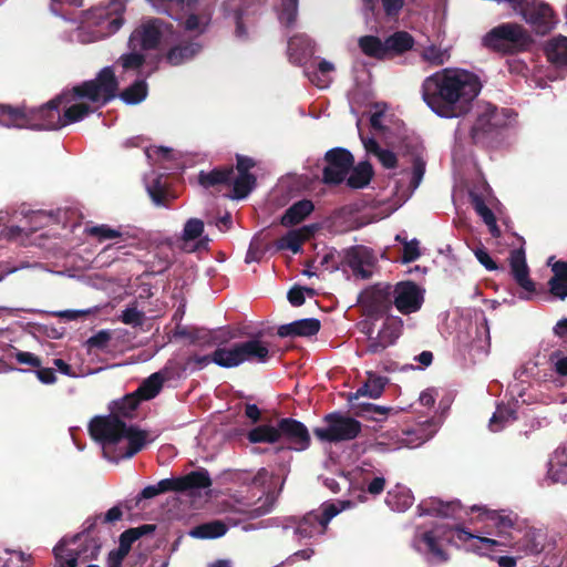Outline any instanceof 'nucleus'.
<instances>
[{
	"mask_svg": "<svg viewBox=\"0 0 567 567\" xmlns=\"http://www.w3.org/2000/svg\"><path fill=\"white\" fill-rule=\"evenodd\" d=\"M472 512H478V518L487 525L495 527V538L474 535L466 529L455 527L456 537L462 543H468L470 549L485 555L488 551H495L498 547L512 546L524 555H537L546 550L550 544H546L547 534L534 527L518 525V516L513 512L493 511L480 506H473Z\"/></svg>",
	"mask_w": 567,
	"mask_h": 567,
	"instance_id": "nucleus-1",
	"label": "nucleus"
},
{
	"mask_svg": "<svg viewBox=\"0 0 567 567\" xmlns=\"http://www.w3.org/2000/svg\"><path fill=\"white\" fill-rule=\"evenodd\" d=\"M482 90L478 76L463 69L445 68L426 76L421 85L422 100L443 118L467 115Z\"/></svg>",
	"mask_w": 567,
	"mask_h": 567,
	"instance_id": "nucleus-2",
	"label": "nucleus"
},
{
	"mask_svg": "<svg viewBox=\"0 0 567 567\" xmlns=\"http://www.w3.org/2000/svg\"><path fill=\"white\" fill-rule=\"evenodd\" d=\"M118 81L112 66L103 68L93 80L73 86L71 93L55 96L39 109L29 110L31 130H58L63 127L61 106L73 100H89L101 106L117 96Z\"/></svg>",
	"mask_w": 567,
	"mask_h": 567,
	"instance_id": "nucleus-3",
	"label": "nucleus"
},
{
	"mask_svg": "<svg viewBox=\"0 0 567 567\" xmlns=\"http://www.w3.org/2000/svg\"><path fill=\"white\" fill-rule=\"evenodd\" d=\"M534 39L530 32L516 22H504L492 28L483 37V45L501 55H516L532 49Z\"/></svg>",
	"mask_w": 567,
	"mask_h": 567,
	"instance_id": "nucleus-4",
	"label": "nucleus"
},
{
	"mask_svg": "<svg viewBox=\"0 0 567 567\" xmlns=\"http://www.w3.org/2000/svg\"><path fill=\"white\" fill-rule=\"evenodd\" d=\"M219 363L226 369L235 368L244 362L265 363L270 358V352L265 342L252 338L247 341L236 342L230 347H223L217 353Z\"/></svg>",
	"mask_w": 567,
	"mask_h": 567,
	"instance_id": "nucleus-5",
	"label": "nucleus"
},
{
	"mask_svg": "<svg viewBox=\"0 0 567 567\" xmlns=\"http://www.w3.org/2000/svg\"><path fill=\"white\" fill-rule=\"evenodd\" d=\"M326 426L315 427L313 434L321 442L339 443L354 440L361 433V423L340 412H331L323 417Z\"/></svg>",
	"mask_w": 567,
	"mask_h": 567,
	"instance_id": "nucleus-6",
	"label": "nucleus"
},
{
	"mask_svg": "<svg viewBox=\"0 0 567 567\" xmlns=\"http://www.w3.org/2000/svg\"><path fill=\"white\" fill-rule=\"evenodd\" d=\"M91 534L82 533L75 535L71 543L79 544L76 548H66L64 539L53 549L54 557L60 567H78V560L96 559L101 549V544L96 538L90 537Z\"/></svg>",
	"mask_w": 567,
	"mask_h": 567,
	"instance_id": "nucleus-7",
	"label": "nucleus"
},
{
	"mask_svg": "<svg viewBox=\"0 0 567 567\" xmlns=\"http://www.w3.org/2000/svg\"><path fill=\"white\" fill-rule=\"evenodd\" d=\"M126 423L116 414L94 416L89 423L91 437L104 449L116 446L123 440Z\"/></svg>",
	"mask_w": 567,
	"mask_h": 567,
	"instance_id": "nucleus-8",
	"label": "nucleus"
},
{
	"mask_svg": "<svg viewBox=\"0 0 567 567\" xmlns=\"http://www.w3.org/2000/svg\"><path fill=\"white\" fill-rule=\"evenodd\" d=\"M505 124L506 120L498 109L486 104L472 126L471 138L475 145L486 146Z\"/></svg>",
	"mask_w": 567,
	"mask_h": 567,
	"instance_id": "nucleus-9",
	"label": "nucleus"
},
{
	"mask_svg": "<svg viewBox=\"0 0 567 567\" xmlns=\"http://www.w3.org/2000/svg\"><path fill=\"white\" fill-rule=\"evenodd\" d=\"M326 166L322 169V183L340 185L354 165L352 153L343 147H333L324 154Z\"/></svg>",
	"mask_w": 567,
	"mask_h": 567,
	"instance_id": "nucleus-10",
	"label": "nucleus"
},
{
	"mask_svg": "<svg viewBox=\"0 0 567 567\" xmlns=\"http://www.w3.org/2000/svg\"><path fill=\"white\" fill-rule=\"evenodd\" d=\"M166 23L158 18H152L142 22L128 38V49L132 51L156 50L164 34Z\"/></svg>",
	"mask_w": 567,
	"mask_h": 567,
	"instance_id": "nucleus-11",
	"label": "nucleus"
},
{
	"mask_svg": "<svg viewBox=\"0 0 567 567\" xmlns=\"http://www.w3.org/2000/svg\"><path fill=\"white\" fill-rule=\"evenodd\" d=\"M279 441L289 443L287 446H277L275 452L279 453L285 449L293 451H305L310 446L311 439L307 426L292 417H282L278 421Z\"/></svg>",
	"mask_w": 567,
	"mask_h": 567,
	"instance_id": "nucleus-12",
	"label": "nucleus"
},
{
	"mask_svg": "<svg viewBox=\"0 0 567 567\" xmlns=\"http://www.w3.org/2000/svg\"><path fill=\"white\" fill-rule=\"evenodd\" d=\"M520 17L538 35L548 34L556 24V14L553 8L544 1H530Z\"/></svg>",
	"mask_w": 567,
	"mask_h": 567,
	"instance_id": "nucleus-13",
	"label": "nucleus"
},
{
	"mask_svg": "<svg viewBox=\"0 0 567 567\" xmlns=\"http://www.w3.org/2000/svg\"><path fill=\"white\" fill-rule=\"evenodd\" d=\"M393 306L402 313L410 315L421 309L424 302V290L414 281L398 282L393 288Z\"/></svg>",
	"mask_w": 567,
	"mask_h": 567,
	"instance_id": "nucleus-14",
	"label": "nucleus"
},
{
	"mask_svg": "<svg viewBox=\"0 0 567 567\" xmlns=\"http://www.w3.org/2000/svg\"><path fill=\"white\" fill-rule=\"evenodd\" d=\"M362 306L369 317L384 316L393 306L392 286L377 284L367 289L362 296Z\"/></svg>",
	"mask_w": 567,
	"mask_h": 567,
	"instance_id": "nucleus-15",
	"label": "nucleus"
},
{
	"mask_svg": "<svg viewBox=\"0 0 567 567\" xmlns=\"http://www.w3.org/2000/svg\"><path fill=\"white\" fill-rule=\"evenodd\" d=\"M511 272L517 285L527 293H534L535 282L529 278V269L526 262L525 251L514 249L509 254Z\"/></svg>",
	"mask_w": 567,
	"mask_h": 567,
	"instance_id": "nucleus-16",
	"label": "nucleus"
},
{
	"mask_svg": "<svg viewBox=\"0 0 567 567\" xmlns=\"http://www.w3.org/2000/svg\"><path fill=\"white\" fill-rule=\"evenodd\" d=\"M234 175V166L225 165L213 168L212 171H200L198 173V184L206 189L220 192L224 187H230Z\"/></svg>",
	"mask_w": 567,
	"mask_h": 567,
	"instance_id": "nucleus-17",
	"label": "nucleus"
},
{
	"mask_svg": "<svg viewBox=\"0 0 567 567\" xmlns=\"http://www.w3.org/2000/svg\"><path fill=\"white\" fill-rule=\"evenodd\" d=\"M173 492H187L192 489H203L212 486L213 481L206 468L192 471L188 474L179 477L171 478Z\"/></svg>",
	"mask_w": 567,
	"mask_h": 567,
	"instance_id": "nucleus-18",
	"label": "nucleus"
},
{
	"mask_svg": "<svg viewBox=\"0 0 567 567\" xmlns=\"http://www.w3.org/2000/svg\"><path fill=\"white\" fill-rule=\"evenodd\" d=\"M127 441V445L125 447H120L117 451V456L120 458H131L141 452L148 442H152L153 439H148V432L145 430H141L136 425H126V429L123 433V440Z\"/></svg>",
	"mask_w": 567,
	"mask_h": 567,
	"instance_id": "nucleus-19",
	"label": "nucleus"
},
{
	"mask_svg": "<svg viewBox=\"0 0 567 567\" xmlns=\"http://www.w3.org/2000/svg\"><path fill=\"white\" fill-rule=\"evenodd\" d=\"M124 4L120 1H114L106 9L99 10L96 18L97 24L104 31L105 35H111L117 32L124 23Z\"/></svg>",
	"mask_w": 567,
	"mask_h": 567,
	"instance_id": "nucleus-20",
	"label": "nucleus"
},
{
	"mask_svg": "<svg viewBox=\"0 0 567 567\" xmlns=\"http://www.w3.org/2000/svg\"><path fill=\"white\" fill-rule=\"evenodd\" d=\"M461 509L460 502H443L439 498H427L417 505L420 516L457 517Z\"/></svg>",
	"mask_w": 567,
	"mask_h": 567,
	"instance_id": "nucleus-21",
	"label": "nucleus"
},
{
	"mask_svg": "<svg viewBox=\"0 0 567 567\" xmlns=\"http://www.w3.org/2000/svg\"><path fill=\"white\" fill-rule=\"evenodd\" d=\"M200 50L202 44L199 42L183 39L167 51L165 60L168 64L177 66L192 60Z\"/></svg>",
	"mask_w": 567,
	"mask_h": 567,
	"instance_id": "nucleus-22",
	"label": "nucleus"
},
{
	"mask_svg": "<svg viewBox=\"0 0 567 567\" xmlns=\"http://www.w3.org/2000/svg\"><path fill=\"white\" fill-rule=\"evenodd\" d=\"M320 328V320L316 318H307L280 326L277 330V334L280 338L312 337L319 332Z\"/></svg>",
	"mask_w": 567,
	"mask_h": 567,
	"instance_id": "nucleus-23",
	"label": "nucleus"
},
{
	"mask_svg": "<svg viewBox=\"0 0 567 567\" xmlns=\"http://www.w3.org/2000/svg\"><path fill=\"white\" fill-rule=\"evenodd\" d=\"M0 125L8 128H31L29 110L0 104Z\"/></svg>",
	"mask_w": 567,
	"mask_h": 567,
	"instance_id": "nucleus-24",
	"label": "nucleus"
},
{
	"mask_svg": "<svg viewBox=\"0 0 567 567\" xmlns=\"http://www.w3.org/2000/svg\"><path fill=\"white\" fill-rule=\"evenodd\" d=\"M176 336L187 338L190 343L202 347L220 346L227 341V338H220L213 331L199 328H177Z\"/></svg>",
	"mask_w": 567,
	"mask_h": 567,
	"instance_id": "nucleus-25",
	"label": "nucleus"
},
{
	"mask_svg": "<svg viewBox=\"0 0 567 567\" xmlns=\"http://www.w3.org/2000/svg\"><path fill=\"white\" fill-rule=\"evenodd\" d=\"M386 59L402 55L413 49L414 38L408 31H395L385 38Z\"/></svg>",
	"mask_w": 567,
	"mask_h": 567,
	"instance_id": "nucleus-26",
	"label": "nucleus"
},
{
	"mask_svg": "<svg viewBox=\"0 0 567 567\" xmlns=\"http://www.w3.org/2000/svg\"><path fill=\"white\" fill-rule=\"evenodd\" d=\"M312 230L310 227L289 230L285 236L280 237L276 243L277 250H291L293 254L301 251L302 244L310 238Z\"/></svg>",
	"mask_w": 567,
	"mask_h": 567,
	"instance_id": "nucleus-27",
	"label": "nucleus"
},
{
	"mask_svg": "<svg viewBox=\"0 0 567 567\" xmlns=\"http://www.w3.org/2000/svg\"><path fill=\"white\" fill-rule=\"evenodd\" d=\"M315 209V205L310 199H301L293 203L281 216L280 223L285 227L300 224Z\"/></svg>",
	"mask_w": 567,
	"mask_h": 567,
	"instance_id": "nucleus-28",
	"label": "nucleus"
},
{
	"mask_svg": "<svg viewBox=\"0 0 567 567\" xmlns=\"http://www.w3.org/2000/svg\"><path fill=\"white\" fill-rule=\"evenodd\" d=\"M553 277L548 281L550 293L564 300L567 298V261L558 260L551 266Z\"/></svg>",
	"mask_w": 567,
	"mask_h": 567,
	"instance_id": "nucleus-29",
	"label": "nucleus"
},
{
	"mask_svg": "<svg viewBox=\"0 0 567 567\" xmlns=\"http://www.w3.org/2000/svg\"><path fill=\"white\" fill-rule=\"evenodd\" d=\"M386 383L388 378L369 372L367 381L357 390V392L351 394L349 401L358 400L361 396L378 399L382 395Z\"/></svg>",
	"mask_w": 567,
	"mask_h": 567,
	"instance_id": "nucleus-30",
	"label": "nucleus"
},
{
	"mask_svg": "<svg viewBox=\"0 0 567 567\" xmlns=\"http://www.w3.org/2000/svg\"><path fill=\"white\" fill-rule=\"evenodd\" d=\"M350 175L347 179V185L352 189H361L367 187L373 177V167L368 162H360L357 166L353 165Z\"/></svg>",
	"mask_w": 567,
	"mask_h": 567,
	"instance_id": "nucleus-31",
	"label": "nucleus"
},
{
	"mask_svg": "<svg viewBox=\"0 0 567 567\" xmlns=\"http://www.w3.org/2000/svg\"><path fill=\"white\" fill-rule=\"evenodd\" d=\"M164 381L165 377L163 375V372H155L145 379L134 393L141 401L152 400L161 392Z\"/></svg>",
	"mask_w": 567,
	"mask_h": 567,
	"instance_id": "nucleus-32",
	"label": "nucleus"
},
{
	"mask_svg": "<svg viewBox=\"0 0 567 567\" xmlns=\"http://www.w3.org/2000/svg\"><path fill=\"white\" fill-rule=\"evenodd\" d=\"M247 440L251 444L258 443H267V444H276L279 443V433H278V424H260L247 433Z\"/></svg>",
	"mask_w": 567,
	"mask_h": 567,
	"instance_id": "nucleus-33",
	"label": "nucleus"
},
{
	"mask_svg": "<svg viewBox=\"0 0 567 567\" xmlns=\"http://www.w3.org/2000/svg\"><path fill=\"white\" fill-rule=\"evenodd\" d=\"M140 398L134 393L126 394L121 400L113 401L110 406L111 414H116L118 419H133L136 409L141 404Z\"/></svg>",
	"mask_w": 567,
	"mask_h": 567,
	"instance_id": "nucleus-34",
	"label": "nucleus"
},
{
	"mask_svg": "<svg viewBox=\"0 0 567 567\" xmlns=\"http://www.w3.org/2000/svg\"><path fill=\"white\" fill-rule=\"evenodd\" d=\"M358 44L362 53L367 56L377 60L386 59L385 41H382L379 37L363 35L359 39Z\"/></svg>",
	"mask_w": 567,
	"mask_h": 567,
	"instance_id": "nucleus-35",
	"label": "nucleus"
},
{
	"mask_svg": "<svg viewBox=\"0 0 567 567\" xmlns=\"http://www.w3.org/2000/svg\"><path fill=\"white\" fill-rule=\"evenodd\" d=\"M548 61L553 64L567 65V37H557L551 39L545 49Z\"/></svg>",
	"mask_w": 567,
	"mask_h": 567,
	"instance_id": "nucleus-36",
	"label": "nucleus"
},
{
	"mask_svg": "<svg viewBox=\"0 0 567 567\" xmlns=\"http://www.w3.org/2000/svg\"><path fill=\"white\" fill-rule=\"evenodd\" d=\"M257 185V178L255 175L238 174L236 177L233 175L231 182V194L229 195L233 199L246 198Z\"/></svg>",
	"mask_w": 567,
	"mask_h": 567,
	"instance_id": "nucleus-37",
	"label": "nucleus"
},
{
	"mask_svg": "<svg viewBox=\"0 0 567 567\" xmlns=\"http://www.w3.org/2000/svg\"><path fill=\"white\" fill-rule=\"evenodd\" d=\"M326 528L317 518V513L311 512L303 516L296 527V534L301 538H311L317 534H323Z\"/></svg>",
	"mask_w": 567,
	"mask_h": 567,
	"instance_id": "nucleus-38",
	"label": "nucleus"
},
{
	"mask_svg": "<svg viewBox=\"0 0 567 567\" xmlns=\"http://www.w3.org/2000/svg\"><path fill=\"white\" fill-rule=\"evenodd\" d=\"M123 517V511L120 505L113 506L105 514H99L93 517H89L84 522V533L92 534L97 523L112 525Z\"/></svg>",
	"mask_w": 567,
	"mask_h": 567,
	"instance_id": "nucleus-39",
	"label": "nucleus"
},
{
	"mask_svg": "<svg viewBox=\"0 0 567 567\" xmlns=\"http://www.w3.org/2000/svg\"><path fill=\"white\" fill-rule=\"evenodd\" d=\"M148 93V85L145 80H136L120 93V97L126 104H138L144 101Z\"/></svg>",
	"mask_w": 567,
	"mask_h": 567,
	"instance_id": "nucleus-40",
	"label": "nucleus"
},
{
	"mask_svg": "<svg viewBox=\"0 0 567 567\" xmlns=\"http://www.w3.org/2000/svg\"><path fill=\"white\" fill-rule=\"evenodd\" d=\"M227 526L221 520H213L200 524L192 529L190 535L196 538H218L226 534Z\"/></svg>",
	"mask_w": 567,
	"mask_h": 567,
	"instance_id": "nucleus-41",
	"label": "nucleus"
},
{
	"mask_svg": "<svg viewBox=\"0 0 567 567\" xmlns=\"http://www.w3.org/2000/svg\"><path fill=\"white\" fill-rule=\"evenodd\" d=\"M403 330V321L399 317H389L384 321L379 334L385 346H392L400 338Z\"/></svg>",
	"mask_w": 567,
	"mask_h": 567,
	"instance_id": "nucleus-42",
	"label": "nucleus"
},
{
	"mask_svg": "<svg viewBox=\"0 0 567 567\" xmlns=\"http://www.w3.org/2000/svg\"><path fill=\"white\" fill-rule=\"evenodd\" d=\"M352 409L357 416L372 419L374 421L382 420L391 410L390 408L365 402L352 403Z\"/></svg>",
	"mask_w": 567,
	"mask_h": 567,
	"instance_id": "nucleus-43",
	"label": "nucleus"
},
{
	"mask_svg": "<svg viewBox=\"0 0 567 567\" xmlns=\"http://www.w3.org/2000/svg\"><path fill=\"white\" fill-rule=\"evenodd\" d=\"M92 112L93 109L85 103H75L65 107L63 113L61 112L63 127L83 120L86 115H89Z\"/></svg>",
	"mask_w": 567,
	"mask_h": 567,
	"instance_id": "nucleus-44",
	"label": "nucleus"
},
{
	"mask_svg": "<svg viewBox=\"0 0 567 567\" xmlns=\"http://www.w3.org/2000/svg\"><path fill=\"white\" fill-rule=\"evenodd\" d=\"M516 420V412L507 406L498 405L489 420V430L498 432L505 427L509 421Z\"/></svg>",
	"mask_w": 567,
	"mask_h": 567,
	"instance_id": "nucleus-45",
	"label": "nucleus"
},
{
	"mask_svg": "<svg viewBox=\"0 0 567 567\" xmlns=\"http://www.w3.org/2000/svg\"><path fill=\"white\" fill-rule=\"evenodd\" d=\"M421 540L426 545L427 551L432 554L437 561L444 563L449 560L447 553L442 548L439 538L433 530L423 533Z\"/></svg>",
	"mask_w": 567,
	"mask_h": 567,
	"instance_id": "nucleus-46",
	"label": "nucleus"
},
{
	"mask_svg": "<svg viewBox=\"0 0 567 567\" xmlns=\"http://www.w3.org/2000/svg\"><path fill=\"white\" fill-rule=\"evenodd\" d=\"M147 193L155 205H167L169 194L166 185L162 182V176L156 177L147 186Z\"/></svg>",
	"mask_w": 567,
	"mask_h": 567,
	"instance_id": "nucleus-47",
	"label": "nucleus"
},
{
	"mask_svg": "<svg viewBox=\"0 0 567 567\" xmlns=\"http://www.w3.org/2000/svg\"><path fill=\"white\" fill-rule=\"evenodd\" d=\"M470 202L473 206L474 210L477 215L483 219L485 224L493 223V218L495 217L492 209L485 204V200L482 195L470 192Z\"/></svg>",
	"mask_w": 567,
	"mask_h": 567,
	"instance_id": "nucleus-48",
	"label": "nucleus"
},
{
	"mask_svg": "<svg viewBox=\"0 0 567 567\" xmlns=\"http://www.w3.org/2000/svg\"><path fill=\"white\" fill-rule=\"evenodd\" d=\"M125 71L140 70L146 62V56L140 50L124 53L118 58L117 61Z\"/></svg>",
	"mask_w": 567,
	"mask_h": 567,
	"instance_id": "nucleus-49",
	"label": "nucleus"
},
{
	"mask_svg": "<svg viewBox=\"0 0 567 567\" xmlns=\"http://www.w3.org/2000/svg\"><path fill=\"white\" fill-rule=\"evenodd\" d=\"M166 492H173L171 478H164L161 480L156 485H148L144 487L138 495V501L150 499Z\"/></svg>",
	"mask_w": 567,
	"mask_h": 567,
	"instance_id": "nucleus-50",
	"label": "nucleus"
},
{
	"mask_svg": "<svg viewBox=\"0 0 567 567\" xmlns=\"http://www.w3.org/2000/svg\"><path fill=\"white\" fill-rule=\"evenodd\" d=\"M112 340V333L110 330H100L92 337H90L85 344L87 350L105 351L109 348V343Z\"/></svg>",
	"mask_w": 567,
	"mask_h": 567,
	"instance_id": "nucleus-51",
	"label": "nucleus"
},
{
	"mask_svg": "<svg viewBox=\"0 0 567 567\" xmlns=\"http://www.w3.org/2000/svg\"><path fill=\"white\" fill-rule=\"evenodd\" d=\"M426 429L423 426L421 429H413L406 432V441L411 446H419L430 440L433 435V431H427L432 426L430 421L425 422Z\"/></svg>",
	"mask_w": 567,
	"mask_h": 567,
	"instance_id": "nucleus-52",
	"label": "nucleus"
},
{
	"mask_svg": "<svg viewBox=\"0 0 567 567\" xmlns=\"http://www.w3.org/2000/svg\"><path fill=\"white\" fill-rule=\"evenodd\" d=\"M204 231V221L198 218L188 219L183 229V240L190 241L199 238Z\"/></svg>",
	"mask_w": 567,
	"mask_h": 567,
	"instance_id": "nucleus-53",
	"label": "nucleus"
},
{
	"mask_svg": "<svg viewBox=\"0 0 567 567\" xmlns=\"http://www.w3.org/2000/svg\"><path fill=\"white\" fill-rule=\"evenodd\" d=\"M86 233L89 236L97 238L100 241L121 237V233L118 230L111 228L106 224L86 228Z\"/></svg>",
	"mask_w": 567,
	"mask_h": 567,
	"instance_id": "nucleus-54",
	"label": "nucleus"
},
{
	"mask_svg": "<svg viewBox=\"0 0 567 567\" xmlns=\"http://www.w3.org/2000/svg\"><path fill=\"white\" fill-rule=\"evenodd\" d=\"M221 347H218L212 354L198 355L194 354L187 358L186 364L189 367L190 364H195V369H203L209 363L214 362L215 364L225 368V364L219 363L217 353L220 351Z\"/></svg>",
	"mask_w": 567,
	"mask_h": 567,
	"instance_id": "nucleus-55",
	"label": "nucleus"
},
{
	"mask_svg": "<svg viewBox=\"0 0 567 567\" xmlns=\"http://www.w3.org/2000/svg\"><path fill=\"white\" fill-rule=\"evenodd\" d=\"M414 497L410 492H400L396 494L389 493V504L396 511L404 512L413 505Z\"/></svg>",
	"mask_w": 567,
	"mask_h": 567,
	"instance_id": "nucleus-56",
	"label": "nucleus"
},
{
	"mask_svg": "<svg viewBox=\"0 0 567 567\" xmlns=\"http://www.w3.org/2000/svg\"><path fill=\"white\" fill-rule=\"evenodd\" d=\"M346 261L347 265L355 272L361 274L363 278H368L370 272L363 269V260L361 255L359 254L357 247H351L346 252Z\"/></svg>",
	"mask_w": 567,
	"mask_h": 567,
	"instance_id": "nucleus-57",
	"label": "nucleus"
},
{
	"mask_svg": "<svg viewBox=\"0 0 567 567\" xmlns=\"http://www.w3.org/2000/svg\"><path fill=\"white\" fill-rule=\"evenodd\" d=\"M422 59L432 65L440 66L445 63L446 54L435 45L425 48L421 54Z\"/></svg>",
	"mask_w": 567,
	"mask_h": 567,
	"instance_id": "nucleus-58",
	"label": "nucleus"
},
{
	"mask_svg": "<svg viewBox=\"0 0 567 567\" xmlns=\"http://www.w3.org/2000/svg\"><path fill=\"white\" fill-rule=\"evenodd\" d=\"M548 475L555 483H567V463L551 461L549 463Z\"/></svg>",
	"mask_w": 567,
	"mask_h": 567,
	"instance_id": "nucleus-59",
	"label": "nucleus"
},
{
	"mask_svg": "<svg viewBox=\"0 0 567 567\" xmlns=\"http://www.w3.org/2000/svg\"><path fill=\"white\" fill-rule=\"evenodd\" d=\"M421 256L419 248V240L412 239L411 241L404 240L402 262L410 264L419 259Z\"/></svg>",
	"mask_w": 567,
	"mask_h": 567,
	"instance_id": "nucleus-60",
	"label": "nucleus"
},
{
	"mask_svg": "<svg viewBox=\"0 0 567 567\" xmlns=\"http://www.w3.org/2000/svg\"><path fill=\"white\" fill-rule=\"evenodd\" d=\"M425 161L420 157L415 156L413 158V165H412V179L410 183V186L415 189L419 187L424 174H425Z\"/></svg>",
	"mask_w": 567,
	"mask_h": 567,
	"instance_id": "nucleus-61",
	"label": "nucleus"
},
{
	"mask_svg": "<svg viewBox=\"0 0 567 567\" xmlns=\"http://www.w3.org/2000/svg\"><path fill=\"white\" fill-rule=\"evenodd\" d=\"M121 320L125 324L138 327L143 324L144 312L137 310L135 307H128L125 310H123L121 315Z\"/></svg>",
	"mask_w": 567,
	"mask_h": 567,
	"instance_id": "nucleus-62",
	"label": "nucleus"
},
{
	"mask_svg": "<svg viewBox=\"0 0 567 567\" xmlns=\"http://www.w3.org/2000/svg\"><path fill=\"white\" fill-rule=\"evenodd\" d=\"M267 248L262 245L260 240H252L249 245L248 251L246 254L245 261L247 264L250 262H259L264 257Z\"/></svg>",
	"mask_w": 567,
	"mask_h": 567,
	"instance_id": "nucleus-63",
	"label": "nucleus"
},
{
	"mask_svg": "<svg viewBox=\"0 0 567 567\" xmlns=\"http://www.w3.org/2000/svg\"><path fill=\"white\" fill-rule=\"evenodd\" d=\"M550 362L553 363L554 371L557 374L561 377L567 375V355L560 351H555L550 354Z\"/></svg>",
	"mask_w": 567,
	"mask_h": 567,
	"instance_id": "nucleus-64",
	"label": "nucleus"
}]
</instances>
